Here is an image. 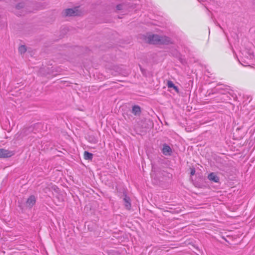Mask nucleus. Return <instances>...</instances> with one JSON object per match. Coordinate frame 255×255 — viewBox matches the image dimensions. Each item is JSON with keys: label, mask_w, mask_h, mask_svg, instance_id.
I'll list each match as a JSON object with an SVG mask.
<instances>
[{"label": "nucleus", "mask_w": 255, "mask_h": 255, "mask_svg": "<svg viewBox=\"0 0 255 255\" xmlns=\"http://www.w3.org/2000/svg\"><path fill=\"white\" fill-rule=\"evenodd\" d=\"M146 42L153 44H168L172 43L171 39L166 36H160L156 34H148L144 38Z\"/></svg>", "instance_id": "nucleus-1"}, {"label": "nucleus", "mask_w": 255, "mask_h": 255, "mask_svg": "<svg viewBox=\"0 0 255 255\" xmlns=\"http://www.w3.org/2000/svg\"><path fill=\"white\" fill-rule=\"evenodd\" d=\"M14 152L5 148L0 149V158H6L12 156Z\"/></svg>", "instance_id": "nucleus-2"}, {"label": "nucleus", "mask_w": 255, "mask_h": 255, "mask_svg": "<svg viewBox=\"0 0 255 255\" xmlns=\"http://www.w3.org/2000/svg\"><path fill=\"white\" fill-rule=\"evenodd\" d=\"M36 202V198L34 196H30L27 200L26 204L29 208H31Z\"/></svg>", "instance_id": "nucleus-3"}, {"label": "nucleus", "mask_w": 255, "mask_h": 255, "mask_svg": "<svg viewBox=\"0 0 255 255\" xmlns=\"http://www.w3.org/2000/svg\"><path fill=\"white\" fill-rule=\"evenodd\" d=\"M78 14V11L77 9L68 8L65 10V15L66 16H75Z\"/></svg>", "instance_id": "nucleus-4"}, {"label": "nucleus", "mask_w": 255, "mask_h": 255, "mask_svg": "<svg viewBox=\"0 0 255 255\" xmlns=\"http://www.w3.org/2000/svg\"><path fill=\"white\" fill-rule=\"evenodd\" d=\"M208 177L210 180L214 182L218 183L219 182V178L214 173L209 174Z\"/></svg>", "instance_id": "nucleus-5"}, {"label": "nucleus", "mask_w": 255, "mask_h": 255, "mask_svg": "<svg viewBox=\"0 0 255 255\" xmlns=\"http://www.w3.org/2000/svg\"><path fill=\"white\" fill-rule=\"evenodd\" d=\"M162 151L164 155H170L172 150L169 146L165 144L163 145Z\"/></svg>", "instance_id": "nucleus-6"}, {"label": "nucleus", "mask_w": 255, "mask_h": 255, "mask_svg": "<svg viewBox=\"0 0 255 255\" xmlns=\"http://www.w3.org/2000/svg\"><path fill=\"white\" fill-rule=\"evenodd\" d=\"M167 85L168 88H173L176 92H179V89L178 87L176 86L171 81H167Z\"/></svg>", "instance_id": "nucleus-7"}, {"label": "nucleus", "mask_w": 255, "mask_h": 255, "mask_svg": "<svg viewBox=\"0 0 255 255\" xmlns=\"http://www.w3.org/2000/svg\"><path fill=\"white\" fill-rule=\"evenodd\" d=\"M132 113L134 115H138L141 113L140 108L138 106H134L132 108Z\"/></svg>", "instance_id": "nucleus-8"}, {"label": "nucleus", "mask_w": 255, "mask_h": 255, "mask_svg": "<svg viewBox=\"0 0 255 255\" xmlns=\"http://www.w3.org/2000/svg\"><path fill=\"white\" fill-rule=\"evenodd\" d=\"M124 200L125 201V205L126 207L128 209H129L131 207V204L130 202V199L129 197H127V196H125V197L124 199Z\"/></svg>", "instance_id": "nucleus-9"}, {"label": "nucleus", "mask_w": 255, "mask_h": 255, "mask_svg": "<svg viewBox=\"0 0 255 255\" xmlns=\"http://www.w3.org/2000/svg\"><path fill=\"white\" fill-rule=\"evenodd\" d=\"M84 158L86 160H92L93 154L86 151L84 152Z\"/></svg>", "instance_id": "nucleus-10"}, {"label": "nucleus", "mask_w": 255, "mask_h": 255, "mask_svg": "<svg viewBox=\"0 0 255 255\" xmlns=\"http://www.w3.org/2000/svg\"><path fill=\"white\" fill-rule=\"evenodd\" d=\"M18 51L20 53L22 54L26 52V48L24 45H21L18 48Z\"/></svg>", "instance_id": "nucleus-11"}, {"label": "nucleus", "mask_w": 255, "mask_h": 255, "mask_svg": "<svg viewBox=\"0 0 255 255\" xmlns=\"http://www.w3.org/2000/svg\"><path fill=\"white\" fill-rule=\"evenodd\" d=\"M190 174L191 175H194L195 174V169L194 168L191 169Z\"/></svg>", "instance_id": "nucleus-12"}, {"label": "nucleus", "mask_w": 255, "mask_h": 255, "mask_svg": "<svg viewBox=\"0 0 255 255\" xmlns=\"http://www.w3.org/2000/svg\"><path fill=\"white\" fill-rule=\"evenodd\" d=\"M117 8H118L119 9H120V7H119V5H118V6H117Z\"/></svg>", "instance_id": "nucleus-13"}]
</instances>
